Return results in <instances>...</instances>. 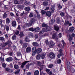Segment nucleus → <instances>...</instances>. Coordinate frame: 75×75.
Returning a JSON list of instances; mask_svg holds the SVG:
<instances>
[{"instance_id": "obj_1", "label": "nucleus", "mask_w": 75, "mask_h": 75, "mask_svg": "<svg viewBox=\"0 0 75 75\" xmlns=\"http://www.w3.org/2000/svg\"><path fill=\"white\" fill-rule=\"evenodd\" d=\"M42 51V49L41 48H38L36 49L35 47H33L32 50V55L34 56L35 55V53L37 54H40Z\"/></svg>"}, {"instance_id": "obj_2", "label": "nucleus", "mask_w": 75, "mask_h": 75, "mask_svg": "<svg viewBox=\"0 0 75 75\" xmlns=\"http://www.w3.org/2000/svg\"><path fill=\"white\" fill-rule=\"evenodd\" d=\"M30 62V61H25L22 63H21L20 62H18V64L19 65H21V67L22 68H24V66L25 65L27 64V63H28V62Z\"/></svg>"}, {"instance_id": "obj_3", "label": "nucleus", "mask_w": 75, "mask_h": 75, "mask_svg": "<svg viewBox=\"0 0 75 75\" xmlns=\"http://www.w3.org/2000/svg\"><path fill=\"white\" fill-rule=\"evenodd\" d=\"M49 56L50 58L51 59H53L55 57V54L53 52H50L49 54Z\"/></svg>"}, {"instance_id": "obj_4", "label": "nucleus", "mask_w": 75, "mask_h": 75, "mask_svg": "<svg viewBox=\"0 0 75 75\" xmlns=\"http://www.w3.org/2000/svg\"><path fill=\"white\" fill-rule=\"evenodd\" d=\"M42 30L43 33H45V32H47L48 31L51 30V29L50 27H47L46 28L43 29Z\"/></svg>"}, {"instance_id": "obj_5", "label": "nucleus", "mask_w": 75, "mask_h": 75, "mask_svg": "<svg viewBox=\"0 0 75 75\" xmlns=\"http://www.w3.org/2000/svg\"><path fill=\"white\" fill-rule=\"evenodd\" d=\"M52 38L53 39L58 40V35L57 34V33H54L52 35Z\"/></svg>"}, {"instance_id": "obj_6", "label": "nucleus", "mask_w": 75, "mask_h": 75, "mask_svg": "<svg viewBox=\"0 0 75 75\" xmlns=\"http://www.w3.org/2000/svg\"><path fill=\"white\" fill-rule=\"evenodd\" d=\"M31 47H28L26 49V52L27 53H29V52H31Z\"/></svg>"}, {"instance_id": "obj_7", "label": "nucleus", "mask_w": 75, "mask_h": 75, "mask_svg": "<svg viewBox=\"0 0 75 75\" xmlns=\"http://www.w3.org/2000/svg\"><path fill=\"white\" fill-rule=\"evenodd\" d=\"M11 43V41H7L6 43H4L3 45V47H5L7 44H9V43Z\"/></svg>"}, {"instance_id": "obj_8", "label": "nucleus", "mask_w": 75, "mask_h": 75, "mask_svg": "<svg viewBox=\"0 0 75 75\" xmlns=\"http://www.w3.org/2000/svg\"><path fill=\"white\" fill-rule=\"evenodd\" d=\"M50 44L49 45V47H52L54 45V42L52 40H50Z\"/></svg>"}, {"instance_id": "obj_9", "label": "nucleus", "mask_w": 75, "mask_h": 75, "mask_svg": "<svg viewBox=\"0 0 75 75\" xmlns=\"http://www.w3.org/2000/svg\"><path fill=\"white\" fill-rule=\"evenodd\" d=\"M46 16L48 17H50L51 16V15H52V14L51 13V12H50V11H47L46 12Z\"/></svg>"}, {"instance_id": "obj_10", "label": "nucleus", "mask_w": 75, "mask_h": 75, "mask_svg": "<svg viewBox=\"0 0 75 75\" xmlns=\"http://www.w3.org/2000/svg\"><path fill=\"white\" fill-rule=\"evenodd\" d=\"M54 30L56 31H59V27L58 25H54Z\"/></svg>"}, {"instance_id": "obj_11", "label": "nucleus", "mask_w": 75, "mask_h": 75, "mask_svg": "<svg viewBox=\"0 0 75 75\" xmlns=\"http://www.w3.org/2000/svg\"><path fill=\"white\" fill-rule=\"evenodd\" d=\"M75 30V28L74 27L70 28L69 30V31L70 33H72Z\"/></svg>"}, {"instance_id": "obj_12", "label": "nucleus", "mask_w": 75, "mask_h": 75, "mask_svg": "<svg viewBox=\"0 0 75 75\" xmlns=\"http://www.w3.org/2000/svg\"><path fill=\"white\" fill-rule=\"evenodd\" d=\"M28 36L30 38H33L34 37V35L33 33L29 32L28 34Z\"/></svg>"}, {"instance_id": "obj_13", "label": "nucleus", "mask_w": 75, "mask_h": 75, "mask_svg": "<svg viewBox=\"0 0 75 75\" xmlns=\"http://www.w3.org/2000/svg\"><path fill=\"white\" fill-rule=\"evenodd\" d=\"M6 61L8 62H10L13 61V58L11 57L7 58L6 59Z\"/></svg>"}, {"instance_id": "obj_14", "label": "nucleus", "mask_w": 75, "mask_h": 75, "mask_svg": "<svg viewBox=\"0 0 75 75\" xmlns=\"http://www.w3.org/2000/svg\"><path fill=\"white\" fill-rule=\"evenodd\" d=\"M35 19H32V20L30 21L29 24L32 25L33 24V23H35Z\"/></svg>"}, {"instance_id": "obj_15", "label": "nucleus", "mask_w": 75, "mask_h": 75, "mask_svg": "<svg viewBox=\"0 0 75 75\" xmlns=\"http://www.w3.org/2000/svg\"><path fill=\"white\" fill-rule=\"evenodd\" d=\"M32 45L33 46H34V47H38L39 45L37 43V42H33Z\"/></svg>"}, {"instance_id": "obj_16", "label": "nucleus", "mask_w": 75, "mask_h": 75, "mask_svg": "<svg viewBox=\"0 0 75 75\" xmlns=\"http://www.w3.org/2000/svg\"><path fill=\"white\" fill-rule=\"evenodd\" d=\"M42 4L44 6H47L48 5V2L47 1H45L43 2Z\"/></svg>"}, {"instance_id": "obj_17", "label": "nucleus", "mask_w": 75, "mask_h": 75, "mask_svg": "<svg viewBox=\"0 0 75 75\" xmlns=\"http://www.w3.org/2000/svg\"><path fill=\"white\" fill-rule=\"evenodd\" d=\"M53 6H52V7L50 9V11L52 13H53L54 12V10H55V8H54V7H55V5Z\"/></svg>"}, {"instance_id": "obj_18", "label": "nucleus", "mask_w": 75, "mask_h": 75, "mask_svg": "<svg viewBox=\"0 0 75 75\" xmlns=\"http://www.w3.org/2000/svg\"><path fill=\"white\" fill-rule=\"evenodd\" d=\"M36 13L37 14V18L38 19H40L41 18V16L39 14V13L38 12V11H36Z\"/></svg>"}, {"instance_id": "obj_19", "label": "nucleus", "mask_w": 75, "mask_h": 75, "mask_svg": "<svg viewBox=\"0 0 75 75\" xmlns=\"http://www.w3.org/2000/svg\"><path fill=\"white\" fill-rule=\"evenodd\" d=\"M19 36H20V38H22L24 36V34H23V32H21L19 35Z\"/></svg>"}, {"instance_id": "obj_20", "label": "nucleus", "mask_w": 75, "mask_h": 75, "mask_svg": "<svg viewBox=\"0 0 75 75\" xmlns=\"http://www.w3.org/2000/svg\"><path fill=\"white\" fill-rule=\"evenodd\" d=\"M16 24H17V23H16V21H12V25L13 27H16Z\"/></svg>"}, {"instance_id": "obj_21", "label": "nucleus", "mask_w": 75, "mask_h": 75, "mask_svg": "<svg viewBox=\"0 0 75 75\" xmlns=\"http://www.w3.org/2000/svg\"><path fill=\"white\" fill-rule=\"evenodd\" d=\"M24 10L26 11H29L30 10V8L29 6H28L24 8Z\"/></svg>"}, {"instance_id": "obj_22", "label": "nucleus", "mask_w": 75, "mask_h": 75, "mask_svg": "<svg viewBox=\"0 0 75 75\" xmlns=\"http://www.w3.org/2000/svg\"><path fill=\"white\" fill-rule=\"evenodd\" d=\"M24 3L26 6H30L31 4L29 1H26L24 2Z\"/></svg>"}, {"instance_id": "obj_23", "label": "nucleus", "mask_w": 75, "mask_h": 75, "mask_svg": "<svg viewBox=\"0 0 75 75\" xmlns=\"http://www.w3.org/2000/svg\"><path fill=\"white\" fill-rule=\"evenodd\" d=\"M10 21H11V20L9 19V18H7L6 21V24H9L10 23Z\"/></svg>"}, {"instance_id": "obj_24", "label": "nucleus", "mask_w": 75, "mask_h": 75, "mask_svg": "<svg viewBox=\"0 0 75 75\" xmlns=\"http://www.w3.org/2000/svg\"><path fill=\"white\" fill-rule=\"evenodd\" d=\"M40 28L39 27H37L36 28H35L34 29V31H35L36 33H38L39 31H40Z\"/></svg>"}, {"instance_id": "obj_25", "label": "nucleus", "mask_w": 75, "mask_h": 75, "mask_svg": "<svg viewBox=\"0 0 75 75\" xmlns=\"http://www.w3.org/2000/svg\"><path fill=\"white\" fill-rule=\"evenodd\" d=\"M56 20V23L57 24H60L61 23V20H60V18H57Z\"/></svg>"}, {"instance_id": "obj_26", "label": "nucleus", "mask_w": 75, "mask_h": 75, "mask_svg": "<svg viewBox=\"0 0 75 75\" xmlns=\"http://www.w3.org/2000/svg\"><path fill=\"white\" fill-rule=\"evenodd\" d=\"M5 70L7 72H11L12 69H10L8 67L5 68Z\"/></svg>"}, {"instance_id": "obj_27", "label": "nucleus", "mask_w": 75, "mask_h": 75, "mask_svg": "<svg viewBox=\"0 0 75 75\" xmlns=\"http://www.w3.org/2000/svg\"><path fill=\"white\" fill-rule=\"evenodd\" d=\"M67 69L70 72L71 70V67L70 65V64H67Z\"/></svg>"}, {"instance_id": "obj_28", "label": "nucleus", "mask_w": 75, "mask_h": 75, "mask_svg": "<svg viewBox=\"0 0 75 75\" xmlns=\"http://www.w3.org/2000/svg\"><path fill=\"white\" fill-rule=\"evenodd\" d=\"M39 71L38 70H36L34 72V75H39Z\"/></svg>"}, {"instance_id": "obj_29", "label": "nucleus", "mask_w": 75, "mask_h": 75, "mask_svg": "<svg viewBox=\"0 0 75 75\" xmlns=\"http://www.w3.org/2000/svg\"><path fill=\"white\" fill-rule=\"evenodd\" d=\"M59 54L61 56H62V55H64V53L62 52V49H60L59 50Z\"/></svg>"}, {"instance_id": "obj_30", "label": "nucleus", "mask_w": 75, "mask_h": 75, "mask_svg": "<svg viewBox=\"0 0 75 75\" xmlns=\"http://www.w3.org/2000/svg\"><path fill=\"white\" fill-rule=\"evenodd\" d=\"M42 27H46V28H47V27H49V26H48L47 24H45L44 23H43L42 24Z\"/></svg>"}, {"instance_id": "obj_31", "label": "nucleus", "mask_w": 75, "mask_h": 75, "mask_svg": "<svg viewBox=\"0 0 75 75\" xmlns=\"http://www.w3.org/2000/svg\"><path fill=\"white\" fill-rule=\"evenodd\" d=\"M25 42H29L30 41V39H29L27 37H26V38H25Z\"/></svg>"}, {"instance_id": "obj_32", "label": "nucleus", "mask_w": 75, "mask_h": 75, "mask_svg": "<svg viewBox=\"0 0 75 75\" xmlns=\"http://www.w3.org/2000/svg\"><path fill=\"white\" fill-rule=\"evenodd\" d=\"M27 47V45L26 43H24L23 45V48H26Z\"/></svg>"}, {"instance_id": "obj_33", "label": "nucleus", "mask_w": 75, "mask_h": 75, "mask_svg": "<svg viewBox=\"0 0 75 75\" xmlns=\"http://www.w3.org/2000/svg\"><path fill=\"white\" fill-rule=\"evenodd\" d=\"M72 39H73V37H72L71 36L69 35L68 39L69 41H72Z\"/></svg>"}, {"instance_id": "obj_34", "label": "nucleus", "mask_w": 75, "mask_h": 75, "mask_svg": "<svg viewBox=\"0 0 75 75\" xmlns=\"http://www.w3.org/2000/svg\"><path fill=\"white\" fill-rule=\"evenodd\" d=\"M14 68L16 69H18V68H19V66H18V65H17V64L14 65Z\"/></svg>"}, {"instance_id": "obj_35", "label": "nucleus", "mask_w": 75, "mask_h": 75, "mask_svg": "<svg viewBox=\"0 0 75 75\" xmlns=\"http://www.w3.org/2000/svg\"><path fill=\"white\" fill-rule=\"evenodd\" d=\"M28 30L30 31H32V32L34 31V28H33V27L29 28H28Z\"/></svg>"}, {"instance_id": "obj_36", "label": "nucleus", "mask_w": 75, "mask_h": 75, "mask_svg": "<svg viewBox=\"0 0 75 75\" xmlns=\"http://www.w3.org/2000/svg\"><path fill=\"white\" fill-rule=\"evenodd\" d=\"M57 6L58 7V8L59 9H61V8H62V6L60 4H57Z\"/></svg>"}, {"instance_id": "obj_37", "label": "nucleus", "mask_w": 75, "mask_h": 75, "mask_svg": "<svg viewBox=\"0 0 75 75\" xmlns=\"http://www.w3.org/2000/svg\"><path fill=\"white\" fill-rule=\"evenodd\" d=\"M44 69V67L43 66H40V68H39V69L40 70V72H41L42 69Z\"/></svg>"}, {"instance_id": "obj_38", "label": "nucleus", "mask_w": 75, "mask_h": 75, "mask_svg": "<svg viewBox=\"0 0 75 75\" xmlns=\"http://www.w3.org/2000/svg\"><path fill=\"white\" fill-rule=\"evenodd\" d=\"M37 65L38 67H40V66H41V63L39 61H38L37 62Z\"/></svg>"}, {"instance_id": "obj_39", "label": "nucleus", "mask_w": 75, "mask_h": 75, "mask_svg": "<svg viewBox=\"0 0 75 75\" xmlns=\"http://www.w3.org/2000/svg\"><path fill=\"white\" fill-rule=\"evenodd\" d=\"M62 43L63 44V47H64V46H65V45H66V43H65V42L64 41V40H62Z\"/></svg>"}, {"instance_id": "obj_40", "label": "nucleus", "mask_w": 75, "mask_h": 75, "mask_svg": "<svg viewBox=\"0 0 75 75\" xmlns=\"http://www.w3.org/2000/svg\"><path fill=\"white\" fill-rule=\"evenodd\" d=\"M69 21H67V22L65 21L64 23V25H67L69 24Z\"/></svg>"}, {"instance_id": "obj_41", "label": "nucleus", "mask_w": 75, "mask_h": 75, "mask_svg": "<svg viewBox=\"0 0 75 75\" xmlns=\"http://www.w3.org/2000/svg\"><path fill=\"white\" fill-rule=\"evenodd\" d=\"M40 57L42 59H44L45 58V54H40Z\"/></svg>"}, {"instance_id": "obj_42", "label": "nucleus", "mask_w": 75, "mask_h": 75, "mask_svg": "<svg viewBox=\"0 0 75 75\" xmlns=\"http://www.w3.org/2000/svg\"><path fill=\"white\" fill-rule=\"evenodd\" d=\"M16 35H14L12 37V39L13 40H16Z\"/></svg>"}, {"instance_id": "obj_43", "label": "nucleus", "mask_w": 75, "mask_h": 75, "mask_svg": "<svg viewBox=\"0 0 75 75\" xmlns=\"http://www.w3.org/2000/svg\"><path fill=\"white\" fill-rule=\"evenodd\" d=\"M17 7H18V9H19L20 10L22 8L21 5H17Z\"/></svg>"}, {"instance_id": "obj_44", "label": "nucleus", "mask_w": 75, "mask_h": 75, "mask_svg": "<svg viewBox=\"0 0 75 75\" xmlns=\"http://www.w3.org/2000/svg\"><path fill=\"white\" fill-rule=\"evenodd\" d=\"M29 68H30V64L28 63L26 66V69H29Z\"/></svg>"}, {"instance_id": "obj_45", "label": "nucleus", "mask_w": 75, "mask_h": 75, "mask_svg": "<svg viewBox=\"0 0 75 75\" xmlns=\"http://www.w3.org/2000/svg\"><path fill=\"white\" fill-rule=\"evenodd\" d=\"M7 16V14L6 13H4L3 15V18H6V17Z\"/></svg>"}, {"instance_id": "obj_46", "label": "nucleus", "mask_w": 75, "mask_h": 75, "mask_svg": "<svg viewBox=\"0 0 75 75\" xmlns=\"http://www.w3.org/2000/svg\"><path fill=\"white\" fill-rule=\"evenodd\" d=\"M44 10H42L41 11V13L42 15H43V14H45L46 13V12Z\"/></svg>"}, {"instance_id": "obj_47", "label": "nucleus", "mask_w": 75, "mask_h": 75, "mask_svg": "<svg viewBox=\"0 0 75 75\" xmlns=\"http://www.w3.org/2000/svg\"><path fill=\"white\" fill-rule=\"evenodd\" d=\"M53 66H54V65L53 64H50L49 65L48 68H52L53 67Z\"/></svg>"}, {"instance_id": "obj_48", "label": "nucleus", "mask_w": 75, "mask_h": 75, "mask_svg": "<svg viewBox=\"0 0 75 75\" xmlns=\"http://www.w3.org/2000/svg\"><path fill=\"white\" fill-rule=\"evenodd\" d=\"M2 66L3 68H6V64L5 63H3L2 64Z\"/></svg>"}, {"instance_id": "obj_49", "label": "nucleus", "mask_w": 75, "mask_h": 75, "mask_svg": "<svg viewBox=\"0 0 75 75\" xmlns=\"http://www.w3.org/2000/svg\"><path fill=\"white\" fill-rule=\"evenodd\" d=\"M0 40H1V41L3 42L4 40V38L2 37H0Z\"/></svg>"}, {"instance_id": "obj_50", "label": "nucleus", "mask_w": 75, "mask_h": 75, "mask_svg": "<svg viewBox=\"0 0 75 75\" xmlns=\"http://www.w3.org/2000/svg\"><path fill=\"white\" fill-rule=\"evenodd\" d=\"M9 30H10V28H9V27L8 26H6V31H8Z\"/></svg>"}, {"instance_id": "obj_51", "label": "nucleus", "mask_w": 75, "mask_h": 75, "mask_svg": "<svg viewBox=\"0 0 75 75\" xmlns=\"http://www.w3.org/2000/svg\"><path fill=\"white\" fill-rule=\"evenodd\" d=\"M31 6H33V8H34V9H35L36 8V5H35V3L34 4H32Z\"/></svg>"}, {"instance_id": "obj_52", "label": "nucleus", "mask_w": 75, "mask_h": 75, "mask_svg": "<svg viewBox=\"0 0 75 75\" xmlns=\"http://www.w3.org/2000/svg\"><path fill=\"white\" fill-rule=\"evenodd\" d=\"M36 59L38 60L40 59V54H38L37 55L36 57Z\"/></svg>"}, {"instance_id": "obj_53", "label": "nucleus", "mask_w": 75, "mask_h": 75, "mask_svg": "<svg viewBox=\"0 0 75 75\" xmlns=\"http://www.w3.org/2000/svg\"><path fill=\"white\" fill-rule=\"evenodd\" d=\"M60 15L61 17H64V13L62 12L60 13Z\"/></svg>"}, {"instance_id": "obj_54", "label": "nucleus", "mask_w": 75, "mask_h": 75, "mask_svg": "<svg viewBox=\"0 0 75 75\" xmlns=\"http://www.w3.org/2000/svg\"><path fill=\"white\" fill-rule=\"evenodd\" d=\"M57 64H61V59H59L58 60H57Z\"/></svg>"}, {"instance_id": "obj_55", "label": "nucleus", "mask_w": 75, "mask_h": 75, "mask_svg": "<svg viewBox=\"0 0 75 75\" xmlns=\"http://www.w3.org/2000/svg\"><path fill=\"white\" fill-rule=\"evenodd\" d=\"M14 1V3L15 4H18V0H13Z\"/></svg>"}, {"instance_id": "obj_56", "label": "nucleus", "mask_w": 75, "mask_h": 75, "mask_svg": "<svg viewBox=\"0 0 75 75\" xmlns=\"http://www.w3.org/2000/svg\"><path fill=\"white\" fill-rule=\"evenodd\" d=\"M21 53L20 52H18L17 53V55L18 57H20V56L21 55Z\"/></svg>"}, {"instance_id": "obj_57", "label": "nucleus", "mask_w": 75, "mask_h": 75, "mask_svg": "<svg viewBox=\"0 0 75 75\" xmlns=\"http://www.w3.org/2000/svg\"><path fill=\"white\" fill-rule=\"evenodd\" d=\"M33 16H34V15L33 14V13H30L29 15V17H33Z\"/></svg>"}, {"instance_id": "obj_58", "label": "nucleus", "mask_w": 75, "mask_h": 75, "mask_svg": "<svg viewBox=\"0 0 75 75\" xmlns=\"http://www.w3.org/2000/svg\"><path fill=\"white\" fill-rule=\"evenodd\" d=\"M50 21L53 24V23H55V19H51Z\"/></svg>"}, {"instance_id": "obj_59", "label": "nucleus", "mask_w": 75, "mask_h": 75, "mask_svg": "<svg viewBox=\"0 0 75 75\" xmlns=\"http://www.w3.org/2000/svg\"><path fill=\"white\" fill-rule=\"evenodd\" d=\"M38 37V35L37 34H36L35 35V39H37Z\"/></svg>"}, {"instance_id": "obj_60", "label": "nucleus", "mask_w": 75, "mask_h": 75, "mask_svg": "<svg viewBox=\"0 0 75 75\" xmlns=\"http://www.w3.org/2000/svg\"><path fill=\"white\" fill-rule=\"evenodd\" d=\"M59 37V38H61L62 37V34L61 33H59V34H58Z\"/></svg>"}, {"instance_id": "obj_61", "label": "nucleus", "mask_w": 75, "mask_h": 75, "mask_svg": "<svg viewBox=\"0 0 75 75\" xmlns=\"http://www.w3.org/2000/svg\"><path fill=\"white\" fill-rule=\"evenodd\" d=\"M15 34L16 35H18V34H19V31L18 30L16 32H15Z\"/></svg>"}, {"instance_id": "obj_62", "label": "nucleus", "mask_w": 75, "mask_h": 75, "mask_svg": "<svg viewBox=\"0 0 75 75\" xmlns=\"http://www.w3.org/2000/svg\"><path fill=\"white\" fill-rule=\"evenodd\" d=\"M46 71L47 73H48L50 71V69H47L46 70Z\"/></svg>"}, {"instance_id": "obj_63", "label": "nucleus", "mask_w": 75, "mask_h": 75, "mask_svg": "<svg viewBox=\"0 0 75 75\" xmlns=\"http://www.w3.org/2000/svg\"><path fill=\"white\" fill-rule=\"evenodd\" d=\"M19 71H17L15 72V75H17V74H19Z\"/></svg>"}, {"instance_id": "obj_64", "label": "nucleus", "mask_w": 75, "mask_h": 75, "mask_svg": "<svg viewBox=\"0 0 75 75\" xmlns=\"http://www.w3.org/2000/svg\"><path fill=\"white\" fill-rule=\"evenodd\" d=\"M10 67H11V68H13V64H12V63H11L10 64Z\"/></svg>"}]
</instances>
